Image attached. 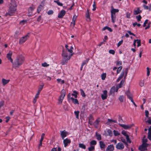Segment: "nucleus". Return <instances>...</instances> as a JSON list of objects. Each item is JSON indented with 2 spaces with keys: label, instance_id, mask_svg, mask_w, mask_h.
Here are the masks:
<instances>
[{
  "label": "nucleus",
  "instance_id": "1",
  "mask_svg": "<svg viewBox=\"0 0 151 151\" xmlns=\"http://www.w3.org/2000/svg\"><path fill=\"white\" fill-rule=\"evenodd\" d=\"M17 5L15 1H12L9 5V7L8 12L6 13V16L8 15L12 16L15 14L17 9Z\"/></svg>",
  "mask_w": 151,
  "mask_h": 151
},
{
  "label": "nucleus",
  "instance_id": "2",
  "mask_svg": "<svg viewBox=\"0 0 151 151\" xmlns=\"http://www.w3.org/2000/svg\"><path fill=\"white\" fill-rule=\"evenodd\" d=\"M62 55L63 58L61 63L62 65H64L67 63L68 60L73 55V54H68L67 50H63Z\"/></svg>",
  "mask_w": 151,
  "mask_h": 151
},
{
  "label": "nucleus",
  "instance_id": "3",
  "mask_svg": "<svg viewBox=\"0 0 151 151\" xmlns=\"http://www.w3.org/2000/svg\"><path fill=\"white\" fill-rule=\"evenodd\" d=\"M24 60V58L22 55L18 56L13 64V67L15 68L19 67L22 64Z\"/></svg>",
  "mask_w": 151,
  "mask_h": 151
},
{
  "label": "nucleus",
  "instance_id": "4",
  "mask_svg": "<svg viewBox=\"0 0 151 151\" xmlns=\"http://www.w3.org/2000/svg\"><path fill=\"white\" fill-rule=\"evenodd\" d=\"M66 91L65 90L63 89L60 92V95L58 99V103L61 104L62 103L64 97L65 96Z\"/></svg>",
  "mask_w": 151,
  "mask_h": 151
},
{
  "label": "nucleus",
  "instance_id": "5",
  "mask_svg": "<svg viewBox=\"0 0 151 151\" xmlns=\"http://www.w3.org/2000/svg\"><path fill=\"white\" fill-rule=\"evenodd\" d=\"M148 145V144H142V145L139 147V149L140 151H145L147 150V147Z\"/></svg>",
  "mask_w": 151,
  "mask_h": 151
},
{
  "label": "nucleus",
  "instance_id": "6",
  "mask_svg": "<svg viewBox=\"0 0 151 151\" xmlns=\"http://www.w3.org/2000/svg\"><path fill=\"white\" fill-rule=\"evenodd\" d=\"M29 37L28 34L25 35L24 36L21 37L19 40V44H21L26 41L27 39Z\"/></svg>",
  "mask_w": 151,
  "mask_h": 151
},
{
  "label": "nucleus",
  "instance_id": "7",
  "mask_svg": "<svg viewBox=\"0 0 151 151\" xmlns=\"http://www.w3.org/2000/svg\"><path fill=\"white\" fill-rule=\"evenodd\" d=\"M121 133L124 136L126 137V138L127 139V142L129 143H131V141L129 139V136L127 134L126 131L123 130L122 131Z\"/></svg>",
  "mask_w": 151,
  "mask_h": 151
},
{
  "label": "nucleus",
  "instance_id": "8",
  "mask_svg": "<svg viewBox=\"0 0 151 151\" xmlns=\"http://www.w3.org/2000/svg\"><path fill=\"white\" fill-rule=\"evenodd\" d=\"M63 139V143L65 147H66L71 143V140L70 139L66 138L65 139Z\"/></svg>",
  "mask_w": 151,
  "mask_h": 151
},
{
  "label": "nucleus",
  "instance_id": "9",
  "mask_svg": "<svg viewBox=\"0 0 151 151\" xmlns=\"http://www.w3.org/2000/svg\"><path fill=\"white\" fill-rule=\"evenodd\" d=\"M116 147L117 149L122 150L124 148V145L122 142H119L116 144Z\"/></svg>",
  "mask_w": 151,
  "mask_h": 151
},
{
  "label": "nucleus",
  "instance_id": "10",
  "mask_svg": "<svg viewBox=\"0 0 151 151\" xmlns=\"http://www.w3.org/2000/svg\"><path fill=\"white\" fill-rule=\"evenodd\" d=\"M12 54V51H10L9 53L7 54V58L12 63H13V60L11 58V56Z\"/></svg>",
  "mask_w": 151,
  "mask_h": 151
},
{
  "label": "nucleus",
  "instance_id": "11",
  "mask_svg": "<svg viewBox=\"0 0 151 151\" xmlns=\"http://www.w3.org/2000/svg\"><path fill=\"white\" fill-rule=\"evenodd\" d=\"M60 135L62 139H64L67 136V132L65 130L60 131Z\"/></svg>",
  "mask_w": 151,
  "mask_h": 151
},
{
  "label": "nucleus",
  "instance_id": "12",
  "mask_svg": "<svg viewBox=\"0 0 151 151\" xmlns=\"http://www.w3.org/2000/svg\"><path fill=\"white\" fill-rule=\"evenodd\" d=\"M119 125L121 127L125 129H128L131 128L132 125H126L124 124H119Z\"/></svg>",
  "mask_w": 151,
  "mask_h": 151
},
{
  "label": "nucleus",
  "instance_id": "13",
  "mask_svg": "<svg viewBox=\"0 0 151 151\" xmlns=\"http://www.w3.org/2000/svg\"><path fill=\"white\" fill-rule=\"evenodd\" d=\"M65 11L64 10H61L60 12L58 15V17L59 18H62L65 14Z\"/></svg>",
  "mask_w": 151,
  "mask_h": 151
},
{
  "label": "nucleus",
  "instance_id": "14",
  "mask_svg": "<svg viewBox=\"0 0 151 151\" xmlns=\"http://www.w3.org/2000/svg\"><path fill=\"white\" fill-rule=\"evenodd\" d=\"M114 149V147L113 145H109L106 149V151H113Z\"/></svg>",
  "mask_w": 151,
  "mask_h": 151
},
{
  "label": "nucleus",
  "instance_id": "15",
  "mask_svg": "<svg viewBox=\"0 0 151 151\" xmlns=\"http://www.w3.org/2000/svg\"><path fill=\"white\" fill-rule=\"evenodd\" d=\"M142 12V11L139 10V8L137 7V9H135L133 11V13L134 15L138 14Z\"/></svg>",
  "mask_w": 151,
  "mask_h": 151
},
{
  "label": "nucleus",
  "instance_id": "16",
  "mask_svg": "<svg viewBox=\"0 0 151 151\" xmlns=\"http://www.w3.org/2000/svg\"><path fill=\"white\" fill-rule=\"evenodd\" d=\"M99 144L100 148L101 150H103L105 148L106 145L103 141H99Z\"/></svg>",
  "mask_w": 151,
  "mask_h": 151
},
{
  "label": "nucleus",
  "instance_id": "17",
  "mask_svg": "<svg viewBox=\"0 0 151 151\" xmlns=\"http://www.w3.org/2000/svg\"><path fill=\"white\" fill-rule=\"evenodd\" d=\"M124 83V81L123 80H122L121 81V82L116 87V92H117L118 91V89L122 87V86Z\"/></svg>",
  "mask_w": 151,
  "mask_h": 151
},
{
  "label": "nucleus",
  "instance_id": "18",
  "mask_svg": "<svg viewBox=\"0 0 151 151\" xmlns=\"http://www.w3.org/2000/svg\"><path fill=\"white\" fill-rule=\"evenodd\" d=\"M147 138L150 140L151 141V126L148 129Z\"/></svg>",
  "mask_w": 151,
  "mask_h": 151
},
{
  "label": "nucleus",
  "instance_id": "19",
  "mask_svg": "<svg viewBox=\"0 0 151 151\" xmlns=\"http://www.w3.org/2000/svg\"><path fill=\"white\" fill-rule=\"evenodd\" d=\"M95 136L96 137V139L98 140H100L101 139V135L99 133L96 132L95 133Z\"/></svg>",
  "mask_w": 151,
  "mask_h": 151
},
{
  "label": "nucleus",
  "instance_id": "20",
  "mask_svg": "<svg viewBox=\"0 0 151 151\" xmlns=\"http://www.w3.org/2000/svg\"><path fill=\"white\" fill-rule=\"evenodd\" d=\"M116 88L114 86H113L111 88L110 91V94H113L116 91Z\"/></svg>",
  "mask_w": 151,
  "mask_h": 151
},
{
  "label": "nucleus",
  "instance_id": "21",
  "mask_svg": "<svg viewBox=\"0 0 151 151\" xmlns=\"http://www.w3.org/2000/svg\"><path fill=\"white\" fill-rule=\"evenodd\" d=\"M2 82L3 85L4 86L6 84L8 83L10 81L9 80H6L4 78L2 79Z\"/></svg>",
  "mask_w": 151,
  "mask_h": 151
},
{
  "label": "nucleus",
  "instance_id": "22",
  "mask_svg": "<svg viewBox=\"0 0 151 151\" xmlns=\"http://www.w3.org/2000/svg\"><path fill=\"white\" fill-rule=\"evenodd\" d=\"M119 11V9H113L111 11V14L115 15V13L118 12Z\"/></svg>",
  "mask_w": 151,
  "mask_h": 151
},
{
  "label": "nucleus",
  "instance_id": "23",
  "mask_svg": "<svg viewBox=\"0 0 151 151\" xmlns=\"http://www.w3.org/2000/svg\"><path fill=\"white\" fill-rule=\"evenodd\" d=\"M119 99L121 102H122L125 100V98L124 96L121 95L119 97Z\"/></svg>",
  "mask_w": 151,
  "mask_h": 151
},
{
  "label": "nucleus",
  "instance_id": "24",
  "mask_svg": "<svg viewBox=\"0 0 151 151\" xmlns=\"http://www.w3.org/2000/svg\"><path fill=\"white\" fill-rule=\"evenodd\" d=\"M106 29H107L110 32H111L112 31V29L111 28L107 26H106L104 27L103 28L102 30L103 31H104Z\"/></svg>",
  "mask_w": 151,
  "mask_h": 151
},
{
  "label": "nucleus",
  "instance_id": "25",
  "mask_svg": "<svg viewBox=\"0 0 151 151\" xmlns=\"http://www.w3.org/2000/svg\"><path fill=\"white\" fill-rule=\"evenodd\" d=\"M71 100L73 102L74 104H79L78 101L77 99H74V98H71Z\"/></svg>",
  "mask_w": 151,
  "mask_h": 151
},
{
  "label": "nucleus",
  "instance_id": "26",
  "mask_svg": "<svg viewBox=\"0 0 151 151\" xmlns=\"http://www.w3.org/2000/svg\"><path fill=\"white\" fill-rule=\"evenodd\" d=\"M111 19L112 22L114 23L115 22L116 16L115 15L111 14Z\"/></svg>",
  "mask_w": 151,
  "mask_h": 151
},
{
  "label": "nucleus",
  "instance_id": "27",
  "mask_svg": "<svg viewBox=\"0 0 151 151\" xmlns=\"http://www.w3.org/2000/svg\"><path fill=\"white\" fill-rule=\"evenodd\" d=\"M99 121L98 119H96L94 123V126L96 128H97L98 127V125Z\"/></svg>",
  "mask_w": 151,
  "mask_h": 151
},
{
  "label": "nucleus",
  "instance_id": "28",
  "mask_svg": "<svg viewBox=\"0 0 151 151\" xmlns=\"http://www.w3.org/2000/svg\"><path fill=\"white\" fill-rule=\"evenodd\" d=\"M79 147L80 148L83 149H85L86 148V147L85 145L83 143H80L79 144Z\"/></svg>",
  "mask_w": 151,
  "mask_h": 151
},
{
  "label": "nucleus",
  "instance_id": "29",
  "mask_svg": "<svg viewBox=\"0 0 151 151\" xmlns=\"http://www.w3.org/2000/svg\"><path fill=\"white\" fill-rule=\"evenodd\" d=\"M44 86V84L43 83H42V84L40 85L38 88V91L40 92L41 91L42 89L43 88Z\"/></svg>",
  "mask_w": 151,
  "mask_h": 151
},
{
  "label": "nucleus",
  "instance_id": "30",
  "mask_svg": "<svg viewBox=\"0 0 151 151\" xmlns=\"http://www.w3.org/2000/svg\"><path fill=\"white\" fill-rule=\"evenodd\" d=\"M79 112L78 111H75L74 112V114L76 116V118L78 119H79Z\"/></svg>",
  "mask_w": 151,
  "mask_h": 151
},
{
  "label": "nucleus",
  "instance_id": "31",
  "mask_svg": "<svg viewBox=\"0 0 151 151\" xmlns=\"http://www.w3.org/2000/svg\"><path fill=\"white\" fill-rule=\"evenodd\" d=\"M73 92V93L71 94L72 96H74L75 98H77L78 92L76 91H74Z\"/></svg>",
  "mask_w": 151,
  "mask_h": 151
},
{
  "label": "nucleus",
  "instance_id": "32",
  "mask_svg": "<svg viewBox=\"0 0 151 151\" xmlns=\"http://www.w3.org/2000/svg\"><path fill=\"white\" fill-rule=\"evenodd\" d=\"M73 47L72 46H71L70 47V48H68V49H67V50H68V51L69 52V53H70V54H72V53L73 51Z\"/></svg>",
  "mask_w": 151,
  "mask_h": 151
},
{
  "label": "nucleus",
  "instance_id": "33",
  "mask_svg": "<svg viewBox=\"0 0 151 151\" xmlns=\"http://www.w3.org/2000/svg\"><path fill=\"white\" fill-rule=\"evenodd\" d=\"M54 2L56 3L59 6H63V4L62 3L60 2L59 1V0H57L56 1L55 0L54 1Z\"/></svg>",
  "mask_w": 151,
  "mask_h": 151
},
{
  "label": "nucleus",
  "instance_id": "34",
  "mask_svg": "<svg viewBox=\"0 0 151 151\" xmlns=\"http://www.w3.org/2000/svg\"><path fill=\"white\" fill-rule=\"evenodd\" d=\"M142 144H147L146 143L147 141V139L145 137H144L142 139Z\"/></svg>",
  "mask_w": 151,
  "mask_h": 151
},
{
  "label": "nucleus",
  "instance_id": "35",
  "mask_svg": "<svg viewBox=\"0 0 151 151\" xmlns=\"http://www.w3.org/2000/svg\"><path fill=\"white\" fill-rule=\"evenodd\" d=\"M113 132L114 135L115 136H118L120 135V133L117 131L114 130Z\"/></svg>",
  "mask_w": 151,
  "mask_h": 151
},
{
  "label": "nucleus",
  "instance_id": "36",
  "mask_svg": "<svg viewBox=\"0 0 151 151\" xmlns=\"http://www.w3.org/2000/svg\"><path fill=\"white\" fill-rule=\"evenodd\" d=\"M42 6L41 4L38 7L37 9V12L38 13H39L41 11L42 8Z\"/></svg>",
  "mask_w": 151,
  "mask_h": 151
},
{
  "label": "nucleus",
  "instance_id": "37",
  "mask_svg": "<svg viewBox=\"0 0 151 151\" xmlns=\"http://www.w3.org/2000/svg\"><path fill=\"white\" fill-rule=\"evenodd\" d=\"M97 142L96 140H93L90 142V145H95L96 144Z\"/></svg>",
  "mask_w": 151,
  "mask_h": 151
},
{
  "label": "nucleus",
  "instance_id": "38",
  "mask_svg": "<svg viewBox=\"0 0 151 151\" xmlns=\"http://www.w3.org/2000/svg\"><path fill=\"white\" fill-rule=\"evenodd\" d=\"M106 73H103L101 76V79L102 80H104L105 79L106 77Z\"/></svg>",
  "mask_w": 151,
  "mask_h": 151
},
{
  "label": "nucleus",
  "instance_id": "39",
  "mask_svg": "<svg viewBox=\"0 0 151 151\" xmlns=\"http://www.w3.org/2000/svg\"><path fill=\"white\" fill-rule=\"evenodd\" d=\"M80 91L81 94L82 96L83 97H85L86 96V95L84 91L81 89H80Z\"/></svg>",
  "mask_w": 151,
  "mask_h": 151
},
{
  "label": "nucleus",
  "instance_id": "40",
  "mask_svg": "<svg viewBox=\"0 0 151 151\" xmlns=\"http://www.w3.org/2000/svg\"><path fill=\"white\" fill-rule=\"evenodd\" d=\"M107 132L108 134L110 136H111L112 135L113 133L112 131L110 129H109L107 130Z\"/></svg>",
  "mask_w": 151,
  "mask_h": 151
},
{
  "label": "nucleus",
  "instance_id": "41",
  "mask_svg": "<svg viewBox=\"0 0 151 151\" xmlns=\"http://www.w3.org/2000/svg\"><path fill=\"white\" fill-rule=\"evenodd\" d=\"M57 81H58V83H60V82L61 84L64 83L65 82L64 80H61V79H57Z\"/></svg>",
  "mask_w": 151,
  "mask_h": 151
},
{
  "label": "nucleus",
  "instance_id": "42",
  "mask_svg": "<svg viewBox=\"0 0 151 151\" xmlns=\"http://www.w3.org/2000/svg\"><path fill=\"white\" fill-rule=\"evenodd\" d=\"M139 85L141 87L144 86V80H141L139 82Z\"/></svg>",
  "mask_w": 151,
  "mask_h": 151
},
{
  "label": "nucleus",
  "instance_id": "43",
  "mask_svg": "<svg viewBox=\"0 0 151 151\" xmlns=\"http://www.w3.org/2000/svg\"><path fill=\"white\" fill-rule=\"evenodd\" d=\"M128 98L130 99V98H132L129 91H127L126 92Z\"/></svg>",
  "mask_w": 151,
  "mask_h": 151
},
{
  "label": "nucleus",
  "instance_id": "44",
  "mask_svg": "<svg viewBox=\"0 0 151 151\" xmlns=\"http://www.w3.org/2000/svg\"><path fill=\"white\" fill-rule=\"evenodd\" d=\"M108 121L110 123H111V122H114V123H117L116 121L115 120H112L111 119H108Z\"/></svg>",
  "mask_w": 151,
  "mask_h": 151
},
{
  "label": "nucleus",
  "instance_id": "45",
  "mask_svg": "<svg viewBox=\"0 0 151 151\" xmlns=\"http://www.w3.org/2000/svg\"><path fill=\"white\" fill-rule=\"evenodd\" d=\"M122 68V66H120L118 68L117 70V74L119 73L120 71L121 70Z\"/></svg>",
  "mask_w": 151,
  "mask_h": 151
},
{
  "label": "nucleus",
  "instance_id": "46",
  "mask_svg": "<svg viewBox=\"0 0 151 151\" xmlns=\"http://www.w3.org/2000/svg\"><path fill=\"white\" fill-rule=\"evenodd\" d=\"M136 17L137 21H140L141 20V19L142 18V17L140 15L138 16H137Z\"/></svg>",
  "mask_w": 151,
  "mask_h": 151
},
{
  "label": "nucleus",
  "instance_id": "47",
  "mask_svg": "<svg viewBox=\"0 0 151 151\" xmlns=\"http://www.w3.org/2000/svg\"><path fill=\"white\" fill-rule=\"evenodd\" d=\"M137 47H139L141 46V40H140L137 39Z\"/></svg>",
  "mask_w": 151,
  "mask_h": 151
},
{
  "label": "nucleus",
  "instance_id": "48",
  "mask_svg": "<svg viewBox=\"0 0 151 151\" xmlns=\"http://www.w3.org/2000/svg\"><path fill=\"white\" fill-rule=\"evenodd\" d=\"M122 62L120 61H117L116 62V65L117 66H119L121 65L122 64Z\"/></svg>",
  "mask_w": 151,
  "mask_h": 151
},
{
  "label": "nucleus",
  "instance_id": "49",
  "mask_svg": "<svg viewBox=\"0 0 151 151\" xmlns=\"http://www.w3.org/2000/svg\"><path fill=\"white\" fill-rule=\"evenodd\" d=\"M94 149V147L93 146L91 145L90 147L88 148V150L89 151L93 150Z\"/></svg>",
  "mask_w": 151,
  "mask_h": 151
},
{
  "label": "nucleus",
  "instance_id": "50",
  "mask_svg": "<svg viewBox=\"0 0 151 151\" xmlns=\"http://www.w3.org/2000/svg\"><path fill=\"white\" fill-rule=\"evenodd\" d=\"M93 8L92 9V10L93 11H94L96 9V4H95V1H94L93 2Z\"/></svg>",
  "mask_w": 151,
  "mask_h": 151
},
{
  "label": "nucleus",
  "instance_id": "51",
  "mask_svg": "<svg viewBox=\"0 0 151 151\" xmlns=\"http://www.w3.org/2000/svg\"><path fill=\"white\" fill-rule=\"evenodd\" d=\"M49 65V64H48L46 62L42 64V66L44 67H47Z\"/></svg>",
  "mask_w": 151,
  "mask_h": 151
},
{
  "label": "nucleus",
  "instance_id": "52",
  "mask_svg": "<svg viewBox=\"0 0 151 151\" xmlns=\"http://www.w3.org/2000/svg\"><path fill=\"white\" fill-rule=\"evenodd\" d=\"M73 97H71V94L70 93H69L67 95V99L68 101L71 100V98Z\"/></svg>",
  "mask_w": 151,
  "mask_h": 151
},
{
  "label": "nucleus",
  "instance_id": "53",
  "mask_svg": "<svg viewBox=\"0 0 151 151\" xmlns=\"http://www.w3.org/2000/svg\"><path fill=\"white\" fill-rule=\"evenodd\" d=\"M107 97V96L104 95L103 94H101V97L102 100H104L106 99Z\"/></svg>",
  "mask_w": 151,
  "mask_h": 151
},
{
  "label": "nucleus",
  "instance_id": "54",
  "mask_svg": "<svg viewBox=\"0 0 151 151\" xmlns=\"http://www.w3.org/2000/svg\"><path fill=\"white\" fill-rule=\"evenodd\" d=\"M89 60V59H88L87 60H85L84 61H83L81 65L82 66H83L85 64H87Z\"/></svg>",
  "mask_w": 151,
  "mask_h": 151
},
{
  "label": "nucleus",
  "instance_id": "55",
  "mask_svg": "<svg viewBox=\"0 0 151 151\" xmlns=\"http://www.w3.org/2000/svg\"><path fill=\"white\" fill-rule=\"evenodd\" d=\"M124 74V71L122 72L120 75L119 76V77L120 78H121V79L122 78H123V77Z\"/></svg>",
  "mask_w": 151,
  "mask_h": 151
},
{
  "label": "nucleus",
  "instance_id": "56",
  "mask_svg": "<svg viewBox=\"0 0 151 151\" xmlns=\"http://www.w3.org/2000/svg\"><path fill=\"white\" fill-rule=\"evenodd\" d=\"M109 52L110 54L114 55L115 53V51L114 50H110L109 51Z\"/></svg>",
  "mask_w": 151,
  "mask_h": 151
},
{
  "label": "nucleus",
  "instance_id": "57",
  "mask_svg": "<svg viewBox=\"0 0 151 151\" xmlns=\"http://www.w3.org/2000/svg\"><path fill=\"white\" fill-rule=\"evenodd\" d=\"M53 11L52 10H50L48 11L47 12V14L48 15H50L53 14Z\"/></svg>",
  "mask_w": 151,
  "mask_h": 151
},
{
  "label": "nucleus",
  "instance_id": "58",
  "mask_svg": "<svg viewBox=\"0 0 151 151\" xmlns=\"http://www.w3.org/2000/svg\"><path fill=\"white\" fill-rule=\"evenodd\" d=\"M122 142H123L125 145H128V144L127 143V142L126 141L125 139H121Z\"/></svg>",
  "mask_w": 151,
  "mask_h": 151
},
{
  "label": "nucleus",
  "instance_id": "59",
  "mask_svg": "<svg viewBox=\"0 0 151 151\" xmlns=\"http://www.w3.org/2000/svg\"><path fill=\"white\" fill-rule=\"evenodd\" d=\"M45 136V134L44 133H43L42 134L41 137V138L40 140V141H42L43 140Z\"/></svg>",
  "mask_w": 151,
  "mask_h": 151
},
{
  "label": "nucleus",
  "instance_id": "60",
  "mask_svg": "<svg viewBox=\"0 0 151 151\" xmlns=\"http://www.w3.org/2000/svg\"><path fill=\"white\" fill-rule=\"evenodd\" d=\"M148 19H146L145 20L143 25V26L144 27H145L146 26V24L148 23Z\"/></svg>",
  "mask_w": 151,
  "mask_h": 151
},
{
  "label": "nucleus",
  "instance_id": "61",
  "mask_svg": "<svg viewBox=\"0 0 151 151\" xmlns=\"http://www.w3.org/2000/svg\"><path fill=\"white\" fill-rule=\"evenodd\" d=\"M147 76H149L150 74V71H149V68L148 67L147 68Z\"/></svg>",
  "mask_w": 151,
  "mask_h": 151
},
{
  "label": "nucleus",
  "instance_id": "62",
  "mask_svg": "<svg viewBox=\"0 0 151 151\" xmlns=\"http://www.w3.org/2000/svg\"><path fill=\"white\" fill-rule=\"evenodd\" d=\"M130 100H131V101L132 103L134 105V106L135 107H137V106L136 105V104H135L134 102V101L132 98H130Z\"/></svg>",
  "mask_w": 151,
  "mask_h": 151
},
{
  "label": "nucleus",
  "instance_id": "63",
  "mask_svg": "<svg viewBox=\"0 0 151 151\" xmlns=\"http://www.w3.org/2000/svg\"><path fill=\"white\" fill-rule=\"evenodd\" d=\"M130 15H131V14L130 13H129V12L127 13H126V17H127V18H128V19H129L130 18Z\"/></svg>",
  "mask_w": 151,
  "mask_h": 151
},
{
  "label": "nucleus",
  "instance_id": "64",
  "mask_svg": "<svg viewBox=\"0 0 151 151\" xmlns=\"http://www.w3.org/2000/svg\"><path fill=\"white\" fill-rule=\"evenodd\" d=\"M123 41V40H121V41H119L117 44V46L118 47H119L122 44Z\"/></svg>",
  "mask_w": 151,
  "mask_h": 151
}]
</instances>
